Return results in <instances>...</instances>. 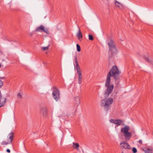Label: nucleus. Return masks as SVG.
Here are the masks:
<instances>
[{
	"label": "nucleus",
	"mask_w": 153,
	"mask_h": 153,
	"mask_svg": "<svg viewBox=\"0 0 153 153\" xmlns=\"http://www.w3.org/2000/svg\"><path fill=\"white\" fill-rule=\"evenodd\" d=\"M89 39L90 40H93L94 39L92 35H88Z\"/></svg>",
	"instance_id": "4be33fe9"
},
{
	"label": "nucleus",
	"mask_w": 153,
	"mask_h": 153,
	"mask_svg": "<svg viewBox=\"0 0 153 153\" xmlns=\"http://www.w3.org/2000/svg\"><path fill=\"white\" fill-rule=\"evenodd\" d=\"M145 59L146 61H149V62H151V61H150L149 59L148 58H146Z\"/></svg>",
	"instance_id": "bb28decb"
},
{
	"label": "nucleus",
	"mask_w": 153,
	"mask_h": 153,
	"mask_svg": "<svg viewBox=\"0 0 153 153\" xmlns=\"http://www.w3.org/2000/svg\"><path fill=\"white\" fill-rule=\"evenodd\" d=\"M14 134L13 132H11L8 134L9 137L7 139V142L6 141H3L1 143L2 145H7L8 144L11 143L12 142Z\"/></svg>",
	"instance_id": "423d86ee"
},
{
	"label": "nucleus",
	"mask_w": 153,
	"mask_h": 153,
	"mask_svg": "<svg viewBox=\"0 0 153 153\" xmlns=\"http://www.w3.org/2000/svg\"><path fill=\"white\" fill-rule=\"evenodd\" d=\"M76 36L78 38V39L80 40H81L82 39V33L79 29L76 34Z\"/></svg>",
	"instance_id": "f8f14e48"
},
{
	"label": "nucleus",
	"mask_w": 153,
	"mask_h": 153,
	"mask_svg": "<svg viewBox=\"0 0 153 153\" xmlns=\"http://www.w3.org/2000/svg\"><path fill=\"white\" fill-rule=\"evenodd\" d=\"M132 151L134 153H136L137 152V150L135 147H133L132 148Z\"/></svg>",
	"instance_id": "393cba45"
},
{
	"label": "nucleus",
	"mask_w": 153,
	"mask_h": 153,
	"mask_svg": "<svg viewBox=\"0 0 153 153\" xmlns=\"http://www.w3.org/2000/svg\"><path fill=\"white\" fill-rule=\"evenodd\" d=\"M52 89V95L53 98L56 101H57L60 97L59 90L55 87H53Z\"/></svg>",
	"instance_id": "39448f33"
},
{
	"label": "nucleus",
	"mask_w": 153,
	"mask_h": 153,
	"mask_svg": "<svg viewBox=\"0 0 153 153\" xmlns=\"http://www.w3.org/2000/svg\"><path fill=\"white\" fill-rule=\"evenodd\" d=\"M116 120H114V119H111L110 120V121L111 123H114L115 124H116Z\"/></svg>",
	"instance_id": "5701e85b"
},
{
	"label": "nucleus",
	"mask_w": 153,
	"mask_h": 153,
	"mask_svg": "<svg viewBox=\"0 0 153 153\" xmlns=\"http://www.w3.org/2000/svg\"><path fill=\"white\" fill-rule=\"evenodd\" d=\"M33 33L31 32L29 33V35L31 36H32L33 35Z\"/></svg>",
	"instance_id": "c756f323"
},
{
	"label": "nucleus",
	"mask_w": 153,
	"mask_h": 153,
	"mask_svg": "<svg viewBox=\"0 0 153 153\" xmlns=\"http://www.w3.org/2000/svg\"><path fill=\"white\" fill-rule=\"evenodd\" d=\"M3 85V83L1 80H0V88Z\"/></svg>",
	"instance_id": "a878e982"
},
{
	"label": "nucleus",
	"mask_w": 153,
	"mask_h": 153,
	"mask_svg": "<svg viewBox=\"0 0 153 153\" xmlns=\"http://www.w3.org/2000/svg\"><path fill=\"white\" fill-rule=\"evenodd\" d=\"M44 26L42 25H41L36 29L35 31L36 32L43 31V30H44Z\"/></svg>",
	"instance_id": "ddd939ff"
},
{
	"label": "nucleus",
	"mask_w": 153,
	"mask_h": 153,
	"mask_svg": "<svg viewBox=\"0 0 153 153\" xmlns=\"http://www.w3.org/2000/svg\"><path fill=\"white\" fill-rule=\"evenodd\" d=\"M108 45L109 48V57L110 56V53L111 54V56L114 53H117V50L116 49L114 41L111 39L108 43Z\"/></svg>",
	"instance_id": "20e7f679"
},
{
	"label": "nucleus",
	"mask_w": 153,
	"mask_h": 153,
	"mask_svg": "<svg viewBox=\"0 0 153 153\" xmlns=\"http://www.w3.org/2000/svg\"><path fill=\"white\" fill-rule=\"evenodd\" d=\"M145 152V153H152V150L150 149L149 148H146Z\"/></svg>",
	"instance_id": "a211bd4d"
},
{
	"label": "nucleus",
	"mask_w": 153,
	"mask_h": 153,
	"mask_svg": "<svg viewBox=\"0 0 153 153\" xmlns=\"http://www.w3.org/2000/svg\"><path fill=\"white\" fill-rule=\"evenodd\" d=\"M138 143L140 144H142V141L141 140H140L138 141Z\"/></svg>",
	"instance_id": "cd10ccee"
},
{
	"label": "nucleus",
	"mask_w": 153,
	"mask_h": 153,
	"mask_svg": "<svg viewBox=\"0 0 153 153\" xmlns=\"http://www.w3.org/2000/svg\"><path fill=\"white\" fill-rule=\"evenodd\" d=\"M47 109L46 107L42 108L41 110V113L44 117H46L47 115Z\"/></svg>",
	"instance_id": "9d476101"
},
{
	"label": "nucleus",
	"mask_w": 153,
	"mask_h": 153,
	"mask_svg": "<svg viewBox=\"0 0 153 153\" xmlns=\"http://www.w3.org/2000/svg\"><path fill=\"white\" fill-rule=\"evenodd\" d=\"M43 31L45 32L48 35L50 34L47 28L45 29V27H44V30H43Z\"/></svg>",
	"instance_id": "6ab92c4d"
},
{
	"label": "nucleus",
	"mask_w": 153,
	"mask_h": 153,
	"mask_svg": "<svg viewBox=\"0 0 153 153\" xmlns=\"http://www.w3.org/2000/svg\"><path fill=\"white\" fill-rule=\"evenodd\" d=\"M17 97L19 99H21L22 98L21 94L20 93H18V94L17 95Z\"/></svg>",
	"instance_id": "b1692460"
},
{
	"label": "nucleus",
	"mask_w": 153,
	"mask_h": 153,
	"mask_svg": "<svg viewBox=\"0 0 153 153\" xmlns=\"http://www.w3.org/2000/svg\"><path fill=\"white\" fill-rule=\"evenodd\" d=\"M116 122L115 124H117L119 126L121 125L123 123V122L122 120L120 119L116 120Z\"/></svg>",
	"instance_id": "dca6fc26"
},
{
	"label": "nucleus",
	"mask_w": 153,
	"mask_h": 153,
	"mask_svg": "<svg viewBox=\"0 0 153 153\" xmlns=\"http://www.w3.org/2000/svg\"><path fill=\"white\" fill-rule=\"evenodd\" d=\"M6 151L8 153H10V150L8 149H7Z\"/></svg>",
	"instance_id": "c85d7f7f"
},
{
	"label": "nucleus",
	"mask_w": 153,
	"mask_h": 153,
	"mask_svg": "<svg viewBox=\"0 0 153 153\" xmlns=\"http://www.w3.org/2000/svg\"><path fill=\"white\" fill-rule=\"evenodd\" d=\"M77 50L78 52H79L81 51L80 46L79 45L77 44L76 45Z\"/></svg>",
	"instance_id": "412c9836"
},
{
	"label": "nucleus",
	"mask_w": 153,
	"mask_h": 153,
	"mask_svg": "<svg viewBox=\"0 0 153 153\" xmlns=\"http://www.w3.org/2000/svg\"><path fill=\"white\" fill-rule=\"evenodd\" d=\"M115 5L116 7H118L120 10H122L124 8V6L117 1H115Z\"/></svg>",
	"instance_id": "9b49d317"
},
{
	"label": "nucleus",
	"mask_w": 153,
	"mask_h": 153,
	"mask_svg": "<svg viewBox=\"0 0 153 153\" xmlns=\"http://www.w3.org/2000/svg\"><path fill=\"white\" fill-rule=\"evenodd\" d=\"M79 147V145L78 143H73V148L78 149V147Z\"/></svg>",
	"instance_id": "f3484780"
},
{
	"label": "nucleus",
	"mask_w": 153,
	"mask_h": 153,
	"mask_svg": "<svg viewBox=\"0 0 153 153\" xmlns=\"http://www.w3.org/2000/svg\"><path fill=\"white\" fill-rule=\"evenodd\" d=\"M49 45L48 46L46 47H42V49L43 50L45 51L46 50H48L49 48Z\"/></svg>",
	"instance_id": "aec40b11"
},
{
	"label": "nucleus",
	"mask_w": 153,
	"mask_h": 153,
	"mask_svg": "<svg viewBox=\"0 0 153 153\" xmlns=\"http://www.w3.org/2000/svg\"><path fill=\"white\" fill-rule=\"evenodd\" d=\"M6 98H2L1 95V92L0 91V107L2 106L5 103Z\"/></svg>",
	"instance_id": "1a4fd4ad"
},
{
	"label": "nucleus",
	"mask_w": 153,
	"mask_h": 153,
	"mask_svg": "<svg viewBox=\"0 0 153 153\" xmlns=\"http://www.w3.org/2000/svg\"><path fill=\"white\" fill-rule=\"evenodd\" d=\"M130 129L129 127L127 126H125L123 128H122L121 131L123 133L126 141H128L130 140L131 134L128 132Z\"/></svg>",
	"instance_id": "7ed1b4c3"
},
{
	"label": "nucleus",
	"mask_w": 153,
	"mask_h": 153,
	"mask_svg": "<svg viewBox=\"0 0 153 153\" xmlns=\"http://www.w3.org/2000/svg\"><path fill=\"white\" fill-rule=\"evenodd\" d=\"M113 102V100L111 98L102 99L100 101L101 106L104 108L105 111H107L110 108V105L112 104Z\"/></svg>",
	"instance_id": "f03ea898"
},
{
	"label": "nucleus",
	"mask_w": 153,
	"mask_h": 153,
	"mask_svg": "<svg viewBox=\"0 0 153 153\" xmlns=\"http://www.w3.org/2000/svg\"><path fill=\"white\" fill-rule=\"evenodd\" d=\"M78 74V83L80 84L82 83V76L80 68L76 69Z\"/></svg>",
	"instance_id": "6e6552de"
},
{
	"label": "nucleus",
	"mask_w": 153,
	"mask_h": 153,
	"mask_svg": "<svg viewBox=\"0 0 153 153\" xmlns=\"http://www.w3.org/2000/svg\"><path fill=\"white\" fill-rule=\"evenodd\" d=\"M120 74V71L116 66H113L108 73L105 83V86L106 89L104 93V95L106 97H108L111 93L114 87L113 84H110L111 76H114V79L116 80L119 79Z\"/></svg>",
	"instance_id": "f257e3e1"
},
{
	"label": "nucleus",
	"mask_w": 153,
	"mask_h": 153,
	"mask_svg": "<svg viewBox=\"0 0 153 153\" xmlns=\"http://www.w3.org/2000/svg\"><path fill=\"white\" fill-rule=\"evenodd\" d=\"M120 147L125 149H130L131 147L130 145L125 141H123L120 144Z\"/></svg>",
	"instance_id": "0eeeda50"
},
{
	"label": "nucleus",
	"mask_w": 153,
	"mask_h": 153,
	"mask_svg": "<svg viewBox=\"0 0 153 153\" xmlns=\"http://www.w3.org/2000/svg\"><path fill=\"white\" fill-rule=\"evenodd\" d=\"M75 100L76 101V103L78 105L80 103V98L79 97H75Z\"/></svg>",
	"instance_id": "2eb2a0df"
},
{
	"label": "nucleus",
	"mask_w": 153,
	"mask_h": 153,
	"mask_svg": "<svg viewBox=\"0 0 153 153\" xmlns=\"http://www.w3.org/2000/svg\"><path fill=\"white\" fill-rule=\"evenodd\" d=\"M74 60L76 63V69H80V67L79 65L77 60V58L76 56H75L74 57Z\"/></svg>",
	"instance_id": "4468645a"
}]
</instances>
